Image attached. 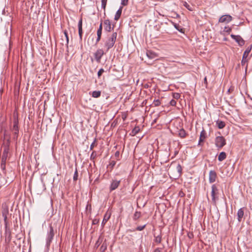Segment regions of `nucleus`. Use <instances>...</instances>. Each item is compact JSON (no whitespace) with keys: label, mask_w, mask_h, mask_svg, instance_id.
I'll return each instance as SVG.
<instances>
[{"label":"nucleus","mask_w":252,"mask_h":252,"mask_svg":"<svg viewBox=\"0 0 252 252\" xmlns=\"http://www.w3.org/2000/svg\"><path fill=\"white\" fill-rule=\"evenodd\" d=\"M105 54L102 49H98L94 53V60L97 63H100L102 56Z\"/></svg>","instance_id":"423d86ee"},{"label":"nucleus","mask_w":252,"mask_h":252,"mask_svg":"<svg viewBox=\"0 0 252 252\" xmlns=\"http://www.w3.org/2000/svg\"><path fill=\"white\" fill-rule=\"evenodd\" d=\"M55 235V232L54 230V228L53 226L50 225L49 226V230L47 232V237H46V247L47 248H49L50 246V244L53 239V238Z\"/></svg>","instance_id":"20e7f679"},{"label":"nucleus","mask_w":252,"mask_h":252,"mask_svg":"<svg viewBox=\"0 0 252 252\" xmlns=\"http://www.w3.org/2000/svg\"><path fill=\"white\" fill-rule=\"evenodd\" d=\"M104 29L106 32H110L114 29V25L111 27V23L109 19H105L103 21Z\"/></svg>","instance_id":"9d476101"},{"label":"nucleus","mask_w":252,"mask_h":252,"mask_svg":"<svg viewBox=\"0 0 252 252\" xmlns=\"http://www.w3.org/2000/svg\"><path fill=\"white\" fill-rule=\"evenodd\" d=\"M187 135L186 131L183 129H181L179 131V135L181 138L186 137Z\"/></svg>","instance_id":"bb28decb"},{"label":"nucleus","mask_w":252,"mask_h":252,"mask_svg":"<svg viewBox=\"0 0 252 252\" xmlns=\"http://www.w3.org/2000/svg\"><path fill=\"white\" fill-rule=\"evenodd\" d=\"M102 25H103V23H102V22L101 21V23H100V24L99 25V28H98V30L102 31Z\"/></svg>","instance_id":"603ef678"},{"label":"nucleus","mask_w":252,"mask_h":252,"mask_svg":"<svg viewBox=\"0 0 252 252\" xmlns=\"http://www.w3.org/2000/svg\"><path fill=\"white\" fill-rule=\"evenodd\" d=\"M102 34V31L97 30V38L96 39V44L101 39Z\"/></svg>","instance_id":"393cba45"},{"label":"nucleus","mask_w":252,"mask_h":252,"mask_svg":"<svg viewBox=\"0 0 252 252\" xmlns=\"http://www.w3.org/2000/svg\"><path fill=\"white\" fill-rule=\"evenodd\" d=\"M146 226V224H144L142 226H138L136 228L135 230L137 231H142L145 228Z\"/></svg>","instance_id":"ea45409f"},{"label":"nucleus","mask_w":252,"mask_h":252,"mask_svg":"<svg viewBox=\"0 0 252 252\" xmlns=\"http://www.w3.org/2000/svg\"><path fill=\"white\" fill-rule=\"evenodd\" d=\"M212 202L213 204L216 205L217 201L219 200V190L216 184H213L211 186Z\"/></svg>","instance_id":"7ed1b4c3"},{"label":"nucleus","mask_w":252,"mask_h":252,"mask_svg":"<svg viewBox=\"0 0 252 252\" xmlns=\"http://www.w3.org/2000/svg\"><path fill=\"white\" fill-rule=\"evenodd\" d=\"M175 28L181 32H183V29L177 24L173 23Z\"/></svg>","instance_id":"473e14b6"},{"label":"nucleus","mask_w":252,"mask_h":252,"mask_svg":"<svg viewBox=\"0 0 252 252\" xmlns=\"http://www.w3.org/2000/svg\"><path fill=\"white\" fill-rule=\"evenodd\" d=\"M140 130V127L139 126H136L132 130L130 134L132 136H134L137 134Z\"/></svg>","instance_id":"5701e85b"},{"label":"nucleus","mask_w":252,"mask_h":252,"mask_svg":"<svg viewBox=\"0 0 252 252\" xmlns=\"http://www.w3.org/2000/svg\"><path fill=\"white\" fill-rule=\"evenodd\" d=\"M216 125L219 129H222L225 126V122L220 120H218L216 122Z\"/></svg>","instance_id":"412c9836"},{"label":"nucleus","mask_w":252,"mask_h":252,"mask_svg":"<svg viewBox=\"0 0 252 252\" xmlns=\"http://www.w3.org/2000/svg\"><path fill=\"white\" fill-rule=\"evenodd\" d=\"M88 208H89L90 210L91 209V204H87V207H86V209H88Z\"/></svg>","instance_id":"4d7b16f0"},{"label":"nucleus","mask_w":252,"mask_h":252,"mask_svg":"<svg viewBox=\"0 0 252 252\" xmlns=\"http://www.w3.org/2000/svg\"><path fill=\"white\" fill-rule=\"evenodd\" d=\"M119 156H120V152L119 151L116 152V153H115V156L117 158V159H118Z\"/></svg>","instance_id":"3c124183"},{"label":"nucleus","mask_w":252,"mask_h":252,"mask_svg":"<svg viewBox=\"0 0 252 252\" xmlns=\"http://www.w3.org/2000/svg\"><path fill=\"white\" fill-rule=\"evenodd\" d=\"M9 213L8 208L7 207L3 208L1 214L2 216H7Z\"/></svg>","instance_id":"cd10ccee"},{"label":"nucleus","mask_w":252,"mask_h":252,"mask_svg":"<svg viewBox=\"0 0 252 252\" xmlns=\"http://www.w3.org/2000/svg\"><path fill=\"white\" fill-rule=\"evenodd\" d=\"M101 95V92L100 91H95L92 93V96L94 98H98Z\"/></svg>","instance_id":"a878e982"},{"label":"nucleus","mask_w":252,"mask_h":252,"mask_svg":"<svg viewBox=\"0 0 252 252\" xmlns=\"http://www.w3.org/2000/svg\"><path fill=\"white\" fill-rule=\"evenodd\" d=\"M99 245V241H97L95 243V246L97 247Z\"/></svg>","instance_id":"052dcab7"},{"label":"nucleus","mask_w":252,"mask_h":252,"mask_svg":"<svg viewBox=\"0 0 252 252\" xmlns=\"http://www.w3.org/2000/svg\"><path fill=\"white\" fill-rule=\"evenodd\" d=\"M188 235L189 238L190 239L192 238L193 237V235L192 233H189L188 234Z\"/></svg>","instance_id":"864d4df0"},{"label":"nucleus","mask_w":252,"mask_h":252,"mask_svg":"<svg viewBox=\"0 0 252 252\" xmlns=\"http://www.w3.org/2000/svg\"><path fill=\"white\" fill-rule=\"evenodd\" d=\"M217 177V173L214 170H211L209 174V181L210 183H213L216 181Z\"/></svg>","instance_id":"f8f14e48"},{"label":"nucleus","mask_w":252,"mask_h":252,"mask_svg":"<svg viewBox=\"0 0 252 252\" xmlns=\"http://www.w3.org/2000/svg\"><path fill=\"white\" fill-rule=\"evenodd\" d=\"M156 120H155L153 122V124L154 123H156Z\"/></svg>","instance_id":"e2e57ef3"},{"label":"nucleus","mask_w":252,"mask_h":252,"mask_svg":"<svg viewBox=\"0 0 252 252\" xmlns=\"http://www.w3.org/2000/svg\"><path fill=\"white\" fill-rule=\"evenodd\" d=\"M99 222V220L98 219H95L93 220L92 224L93 225L97 224Z\"/></svg>","instance_id":"8fccbe9b"},{"label":"nucleus","mask_w":252,"mask_h":252,"mask_svg":"<svg viewBox=\"0 0 252 252\" xmlns=\"http://www.w3.org/2000/svg\"><path fill=\"white\" fill-rule=\"evenodd\" d=\"M226 144V140L224 137L217 136L215 138V145L219 149L222 148Z\"/></svg>","instance_id":"39448f33"},{"label":"nucleus","mask_w":252,"mask_h":252,"mask_svg":"<svg viewBox=\"0 0 252 252\" xmlns=\"http://www.w3.org/2000/svg\"><path fill=\"white\" fill-rule=\"evenodd\" d=\"M4 219L5 227H8L7 216H2Z\"/></svg>","instance_id":"c03bdc74"},{"label":"nucleus","mask_w":252,"mask_h":252,"mask_svg":"<svg viewBox=\"0 0 252 252\" xmlns=\"http://www.w3.org/2000/svg\"><path fill=\"white\" fill-rule=\"evenodd\" d=\"M252 45H251L250 47H248L244 52L243 55L242 60L241 61V64L242 65H244L245 64L248 62V60L247 59V58L248 57V55L252 50Z\"/></svg>","instance_id":"6e6552de"},{"label":"nucleus","mask_w":252,"mask_h":252,"mask_svg":"<svg viewBox=\"0 0 252 252\" xmlns=\"http://www.w3.org/2000/svg\"><path fill=\"white\" fill-rule=\"evenodd\" d=\"M96 157V153L95 151H93L91 155V159H94Z\"/></svg>","instance_id":"37998d69"},{"label":"nucleus","mask_w":252,"mask_h":252,"mask_svg":"<svg viewBox=\"0 0 252 252\" xmlns=\"http://www.w3.org/2000/svg\"><path fill=\"white\" fill-rule=\"evenodd\" d=\"M65 36V37H66V42H67V44L68 43V40H69V38H68V33H67V32L65 30L63 32Z\"/></svg>","instance_id":"de8ad7c7"},{"label":"nucleus","mask_w":252,"mask_h":252,"mask_svg":"<svg viewBox=\"0 0 252 252\" xmlns=\"http://www.w3.org/2000/svg\"><path fill=\"white\" fill-rule=\"evenodd\" d=\"M230 36L232 39L235 40V41L238 44L239 46H242L245 44V41L240 35L231 34Z\"/></svg>","instance_id":"1a4fd4ad"},{"label":"nucleus","mask_w":252,"mask_h":252,"mask_svg":"<svg viewBox=\"0 0 252 252\" xmlns=\"http://www.w3.org/2000/svg\"><path fill=\"white\" fill-rule=\"evenodd\" d=\"M78 171H77V167H76L75 171L74 172V176H73V181H76L78 180Z\"/></svg>","instance_id":"f704fd0d"},{"label":"nucleus","mask_w":252,"mask_h":252,"mask_svg":"<svg viewBox=\"0 0 252 252\" xmlns=\"http://www.w3.org/2000/svg\"><path fill=\"white\" fill-rule=\"evenodd\" d=\"M110 214H108L107 213L105 214L101 223L102 227L104 226L107 221L109 220L110 218Z\"/></svg>","instance_id":"6ab92c4d"},{"label":"nucleus","mask_w":252,"mask_h":252,"mask_svg":"<svg viewBox=\"0 0 252 252\" xmlns=\"http://www.w3.org/2000/svg\"><path fill=\"white\" fill-rule=\"evenodd\" d=\"M146 54L149 59H153L157 57V54L151 51H147Z\"/></svg>","instance_id":"aec40b11"},{"label":"nucleus","mask_w":252,"mask_h":252,"mask_svg":"<svg viewBox=\"0 0 252 252\" xmlns=\"http://www.w3.org/2000/svg\"><path fill=\"white\" fill-rule=\"evenodd\" d=\"M184 6L185 7H186L188 10H189L190 11H192V10L191 7L190 6V5L187 2H184Z\"/></svg>","instance_id":"79ce46f5"},{"label":"nucleus","mask_w":252,"mask_h":252,"mask_svg":"<svg viewBox=\"0 0 252 252\" xmlns=\"http://www.w3.org/2000/svg\"><path fill=\"white\" fill-rule=\"evenodd\" d=\"M232 17L229 15H224L221 16L219 20L220 23L226 22L229 23L232 20Z\"/></svg>","instance_id":"ddd939ff"},{"label":"nucleus","mask_w":252,"mask_h":252,"mask_svg":"<svg viewBox=\"0 0 252 252\" xmlns=\"http://www.w3.org/2000/svg\"><path fill=\"white\" fill-rule=\"evenodd\" d=\"M154 252H160V249H159V248H156V249L154 250Z\"/></svg>","instance_id":"6e6d98bb"},{"label":"nucleus","mask_w":252,"mask_h":252,"mask_svg":"<svg viewBox=\"0 0 252 252\" xmlns=\"http://www.w3.org/2000/svg\"><path fill=\"white\" fill-rule=\"evenodd\" d=\"M107 249V244L106 243L104 242L100 248V251L101 252H104Z\"/></svg>","instance_id":"7c9ffc66"},{"label":"nucleus","mask_w":252,"mask_h":252,"mask_svg":"<svg viewBox=\"0 0 252 252\" xmlns=\"http://www.w3.org/2000/svg\"><path fill=\"white\" fill-rule=\"evenodd\" d=\"M176 169L178 172L179 175L180 176L182 173V167L180 164H178Z\"/></svg>","instance_id":"c9c22d12"},{"label":"nucleus","mask_w":252,"mask_h":252,"mask_svg":"<svg viewBox=\"0 0 252 252\" xmlns=\"http://www.w3.org/2000/svg\"><path fill=\"white\" fill-rule=\"evenodd\" d=\"M172 96L174 99H178L181 97V94L178 93H172Z\"/></svg>","instance_id":"72a5a7b5"},{"label":"nucleus","mask_w":252,"mask_h":252,"mask_svg":"<svg viewBox=\"0 0 252 252\" xmlns=\"http://www.w3.org/2000/svg\"><path fill=\"white\" fill-rule=\"evenodd\" d=\"M231 31V29L228 28L227 30H226L225 31L227 32H229Z\"/></svg>","instance_id":"13d9d810"},{"label":"nucleus","mask_w":252,"mask_h":252,"mask_svg":"<svg viewBox=\"0 0 252 252\" xmlns=\"http://www.w3.org/2000/svg\"><path fill=\"white\" fill-rule=\"evenodd\" d=\"M10 130L13 133V139L16 140L19 132L18 115L16 112L13 114L12 121L10 124Z\"/></svg>","instance_id":"f257e3e1"},{"label":"nucleus","mask_w":252,"mask_h":252,"mask_svg":"<svg viewBox=\"0 0 252 252\" xmlns=\"http://www.w3.org/2000/svg\"><path fill=\"white\" fill-rule=\"evenodd\" d=\"M78 33L79 35V39L80 41L82 40V36H83V30H82V19L81 18L79 21L78 24Z\"/></svg>","instance_id":"2eb2a0df"},{"label":"nucleus","mask_w":252,"mask_h":252,"mask_svg":"<svg viewBox=\"0 0 252 252\" xmlns=\"http://www.w3.org/2000/svg\"><path fill=\"white\" fill-rule=\"evenodd\" d=\"M104 72V70L103 68H100L98 72H97V76H98V78H100V76H101L102 74Z\"/></svg>","instance_id":"a19ab883"},{"label":"nucleus","mask_w":252,"mask_h":252,"mask_svg":"<svg viewBox=\"0 0 252 252\" xmlns=\"http://www.w3.org/2000/svg\"><path fill=\"white\" fill-rule=\"evenodd\" d=\"M96 138H95L93 142L91 144V145L90 146V150H92L94 149V148L96 146Z\"/></svg>","instance_id":"58836bf2"},{"label":"nucleus","mask_w":252,"mask_h":252,"mask_svg":"<svg viewBox=\"0 0 252 252\" xmlns=\"http://www.w3.org/2000/svg\"><path fill=\"white\" fill-rule=\"evenodd\" d=\"M204 83L207 84V78L205 77L204 79Z\"/></svg>","instance_id":"bf43d9fd"},{"label":"nucleus","mask_w":252,"mask_h":252,"mask_svg":"<svg viewBox=\"0 0 252 252\" xmlns=\"http://www.w3.org/2000/svg\"><path fill=\"white\" fill-rule=\"evenodd\" d=\"M6 160H5V159H1V160L0 167H1V169L2 170H5V168H6Z\"/></svg>","instance_id":"c85d7f7f"},{"label":"nucleus","mask_w":252,"mask_h":252,"mask_svg":"<svg viewBox=\"0 0 252 252\" xmlns=\"http://www.w3.org/2000/svg\"><path fill=\"white\" fill-rule=\"evenodd\" d=\"M8 144L5 146L3 149V151L1 157V159L7 160L8 157V153L9 152V144L10 143V136H8V139L7 140Z\"/></svg>","instance_id":"9b49d317"},{"label":"nucleus","mask_w":252,"mask_h":252,"mask_svg":"<svg viewBox=\"0 0 252 252\" xmlns=\"http://www.w3.org/2000/svg\"><path fill=\"white\" fill-rule=\"evenodd\" d=\"M226 158V154L224 152H221L220 153L218 156V160L220 161H222L225 159Z\"/></svg>","instance_id":"4be33fe9"},{"label":"nucleus","mask_w":252,"mask_h":252,"mask_svg":"<svg viewBox=\"0 0 252 252\" xmlns=\"http://www.w3.org/2000/svg\"><path fill=\"white\" fill-rule=\"evenodd\" d=\"M144 88L146 89H148L149 87H150V85L148 84H145L143 85Z\"/></svg>","instance_id":"5fc2aeb1"},{"label":"nucleus","mask_w":252,"mask_h":252,"mask_svg":"<svg viewBox=\"0 0 252 252\" xmlns=\"http://www.w3.org/2000/svg\"><path fill=\"white\" fill-rule=\"evenodd\" d=\"M115 164H116V161H114V160H111L109 164V165L107 167L108 168H110V170L111 171L113 169V168H114V166L115 165Z\"/></svg>","instance_id":"2f4dec72"},{"label":"nucleus","mask_w":252,"mask_h":252,"mask_svg":"<svg viewBox=\"0 0 252 252\" xmlns=\"http://www.w3.org/2000/svg\"><path fill=\"white\" fill-rule=\"evenodd\" d=\"M141 217V212L139 211H136L134 214L133 219L134 220H137L139 218Z\"/></svg>","instance_id":"b1692460"},{"label":"nucleus","mask_w":252,"mask_h":252,"mask_svg":"<svg viewBox=\"0 0 252 252\" xmlns=\"http://www.w3.org/2000/svg\"><path fill=\"white\" fill-rule=\"evenodd\" d=\"M128 0H121V4L123 6H126L128 4Z\"/></svg>","instance_id":"a18cd8bd"},{"label":"nucleus","mask_w":252,"mask_h":252,"mask_svg":"<svg viewBox=\"0 0 252 252\" xmlns=\"http://www.w3.org/2000/svg\"><path fill=\"white\" fill-rule=\"evenodd\" d=\"M5 233L6 235L5 242L9 244L11 240V231L8 227H5Z\"/></svg>","instance_id":"4468645a"},{"label":"nucleus","mask_w":252,"mask_h":252,"mask_svg":"<svg viewBox=\"0 0 252 252\" xmlns=\"http://www.w3.org/2000/svg\"><path fill=\"white\" fill-rule=\"evenodd\" d=\"M161 102L159 99H155L153 102V104L155 106H158L160 105Z\"/></svg>","instance_id":"4c0bfd02"},{"label":"nucleus","mask_w":252,"mask_h":252,"mask_svg":"<svg viewBox=\"0 0 252 252\" xmlns=\"http://www.w3.org/2000/svg\"><path fill=\"white\" fill-rule=\"evenodd\" d=\"M234 91V87L231 86L227 90V93L230 94Z\"/></svg>","instance_id":"49530a36"},{"label":"nucleus","mask_w":252,"mask_h":252,"mask_svg":"<svg viewBox=\"0 0 252 252\" xmlns=\"http://www.w3.org/2000/svg\"><path fill=\"white\" fill-rule=\"evenodd\" d=\"M4 136H5V137L7 136V135L6 134V130H5V131H4Z\"/></svg>","instance_id":"680f3d73"},{"label":"nucleus","mask_w":252,"mask_h":252,"mask_svg":"<svg viewBox=\"0 0 252 252\" xmlns=\"http://www.w3.org/2000/svg\"><path fill=\"white\" fill-rule=\"evenodd\" d=\"M121 182V180H117L116 179H112L109 187L110 191H112L113 190L117 189L119 186Z\"/></svg>","instance_id":"0eeeda50"},{"label":"nucleus","mask_w":252,"mask_h":252,"mask_svg":"<svg viewBox=\"0 0 252 252\" xmlns=\"http://www.w3.org/2000/svg\"><path fill=\"white\" fill-rule=\"evenodd\" d=\"M107 1V0H101V7L104 11L105 10Z\"/></svg>","instance_id":"e433bc0d"},{"label":"nucleus","mask_w":252,"mask_h":252,"mask_svg":"<svg viewBox=\"0 0 252 252\" xmlns=\"http://www.w3.org/2000/svg\"><path fill=\"white\" fill-rule=\"evenodd\" d=\"M206 138V133L205 130L203 129L201 131L200 135L199 140L198 142V145H201V143L203 142L205 139Z\"/></svg>","instance_id":"dca6fc26"},{"label":"nucleus","mask_w":252,"mask_h":252,"mask_svg":"<svg viewBox=\"0 0 252 252\" xmlns=\"http://www.w3.org/2000/svg\"><path fill=\"white\" fill-rule=\"evenodd\" d=\"M122 9H123V7L121 6L119 8V9L117 11V12L115 14V18H114L115 20L117 21L120 18L121 15L122 14Z\"/></svg>","instance_id":"a211bd4d"},{"label":"nucleus","mask_w":252,"mask_h":252,"mask_svg":"<svg viewBox=\"0 0 252 252\" xmlns=\"http://www.w3.org/2000/svg\"><path fill=\"white\" fill-rule=\"evenodd\" d=\"M117 36V33L116 32H114L106 40L104 43V47L106 48V52L113 47L116 42Z\"/></svg>","instance_id":"f03ea898"},{"label":"nucleus","mask_w":252,"mask_h":252,"mask_svg":"<svg viewBox=\"0 0 252 252\" xmlns=\"http://www.w3.org/2000/svg\"><path fill=\"white\" fill-rule=\"evenodd\" d=\"M155 242L157 243H160L161 242V234L157 236H155Z\"/></svg>","instance_id":"c756f323"},{"label":"nucleus","mask_w":252,"mask_h":252,"mask_svg":"<svg viewBox=\"0 0 252 252\" xmlns=\"http://www.w3.org/2000/svg\"><path fill=\"white\" fill-rule=\"evenodd\" d=\"M170 104L171 105V106H175L176 104V100H175L174 99H172L170 101Z\"/></svg>","instance_id":"09e8293b"},{"label":"nucleus","mask_w":252,"mask_h":252,"mask_svg":"<svg viewBox=\"0 0 252 252\" xmlns=\"http://www.w3.org/2000/svg\"><path fill=\"white\" fill-rule=\"evenodd\" d=\"M237 215L238 221L241 222L244 216V208H241L238 210Z\"/></svg>","instance_id":"f3484780"}]
</instances>
